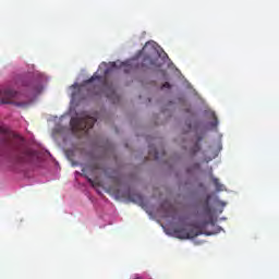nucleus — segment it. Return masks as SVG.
Returning <instances> with one entry per match:
<instances>
[{
  "label": "nucleus",
  "mask_w": 279,
  "mask_h": 279,
  "mask_svg": "<svg viewBox=\"0 0 279 279\" xmlns=\"http://www.w3.org/2000/svg\"><path fill=\"white\" fill-rule=\"evenodd\" d=\"M199 143H202V137H198L197 142L193 145V147H191L190 149L191 156H195V154L202 150V145Z\"/></svg>",
  "instance_id": "6e6552de"
},
{
  "label": "nucleus",
  "mask_w": 279,
  "mask_h": 279,
  "mask_svg": "<svg viewBox=\"0 0 279 279\" xmlns=\"http://www.w3.org/2000/svg\"><path fill=\"white\" fill-rule=\"evenodd\" d=\"M161 88L162 89H165V88L169 89V88H171V84L169 82H166V83L162 84Z\"/></svg>",
  "instance_id": "ddd939ff"
},
{
  "label": "nucleus",
  "mask_w": 279,
  "mask_h": 279,
  "mask_svg": "<svg viewBox=\"0 0 279 279\" xmlns=\"http://www.w3.org/2000/svg\"><path fill=\"white\" fill-rule=\"evenodd\" d=\"M162 155L165 156V150H162Z\"/></svg>",
  "instance_id": "a211bd4d"
},
{
  "label": "nucleus",
  "mask_w": 279,
  "mask_h": 279,
  "mask_svg": "<svg viewBox=\"0 0 279 279\" xmlns=\"http://www.w3.org/2000/svg\"><path fill=\"white\" fill-rule=\"evenodd\" d=\"M148 155H149V158H151L153 160L160 159V154L158 153V149H156V147L154 146H149Z\"/></svg>",
  "instance_id": "1a4fd4ad"
},
{
  "label": "nucleus",
  "mask_w": 279,
  "mask_h": 279,
  "mask_svg": "<svg viewBox=\"0 0 279 279\" xmlns=\"http://www.w3.org/2000/svg\"><path fill=\"white\" fill-rule=\"evenodd\" d=\"M156 64L153 59L149 58V56H146L143 58L141 63H131L126 64L123 63L124 72L130 73L133 69H136L137 71H147V69H151Z\"/></svg>",
  "instance_id": "39448f33"
},
{
  "label": "nucleus",
  "mask_w": 279,
  "mask_h": 279,
  "mask_svg": "<svg viewBox=\"0 0 279 279\" xmlns=\"http://www.w3.org/2000/svg\"><path fill=\"white\" fill-rule=\"evenodd\" d=\"M117 66V63L112 62L111 68H108V64L106 62H102L99 65L98 71L87 81L84 82L85 86H88V84H93L95 80L99 81L100 84H102L106 93V97L108 99H119V96L117 95V92L114 90V86L108 84V75L112 73V69Z\"/></svg>",
  "instance_id": "f03ea898"
},
{
  "label": "nucleus",
  "mask_w": 279,
  "mask_h": 279,
  "mask_svg": "<svg viewBox=\"0 0 279 279\" xmlns=\"http://www.w3.org/2000/svg\"><path fill=\"white\" fill-rule=\"evenodd\" d=\"M92 95H99V92L97 90V86L94 87L93 90H90Z\"/></svg>",
  "instance_id": "2eb2a0df"
},
{
  "label": "nucleus",
  "mask_w": 279,
  "mask_h": 279,
  "mask_svg": "<svg viewBox=\"0 0 279 279\" xmlns=\"http://www.w3.org/2000/svg\"><path fill=\"white\" fill-rule=\"evenodd\" d=\"M204 211L210 214V195H207L204 204H203Z\"/></svg>",
  "instance_id": "9d476101"
},
{
  "label": "nucleus",
  "mask_w": 279,
  "mask_h": 279,
  "mask_svg": "<svg viewBox=\"0 0 279 279\" xmlns=\"http://www.w3.org/2000/svg\"><path fill=\"white\" fill-rule=\"evenodd\" d=\"M213 184L215 185L216 191H223V184L219 182V179L213 178Z\"/></svg>",
  "instance_id": "9b49d317"
},
{
  "label": "nucleus",
  "mask_w": 279,
  "mask_h": 279,
  "mask_svg": "<svg viewBox=\"0 0 279 279\" xmlns=\"http://www.w3.org/2000/svg\"><path fill=\"white\" fill-rule=\"evenodd\" d=\"M15 106H19L20 108H26L27 102H15Z\"/></svg>",
  "instance_id": "4468645a"
},
{
  "label": "nucleus",
  "mask_w": 279,
  "mask_h": 279,
  "mask_svg": "<svg viewBox=\"0 0 279 279\" xmlns=\"http://www.w3.org/2000/svg\"><path fill=\"white\" fill-rule=\"evenodd\" d=\"M97 123V118L89 117L83 113L81 117L72 118L70 125L74 133L83 132V134H88V131Z\"/></svg>",
  "instance_id": "7ed1b4c3"
},
{
  "label": "nucleus",
  "mask_w": 279,
  "mask_h": 279,
  "mask_svg": "<svg viewBox=\"0 0 279 279\" xmlns=\"http://www.w3.org/2000/svg\"><path fill=\"white\" fill-rule=\"evenodd\" d=\"M189 130H191V124H187Z\"/></svg>",
  "instance_id": "f3484780"
},
{
  "label": "nucleus",
  "mask_w": 279,
  "mask_h": 279,
  "mask_svg": "<svg viewBox=\"0 0 279 279\" xmlns=\"http://www.w3.org/2000/svg\"><path fill=\"white\" fill-rule=\"evenodd\" d=\"M101 170V165L99 162H93L86 166L82 169L83 173H86V171H92V173H95V171Z\"/></svg>",
  "instance_id": "0eeeda50"
},
{
  "label": "nucleus",
  "mask_w": 279,
  "mask_h": 279,
  "mask_svg": "<svg viewBox=\"0 0 279 279\" xmlns=\"http://www.w3.org/2000/svg\"><path fill=\"white\" fill-rule=\"evenodd\" d=\"M0 157L16 162H29L34 158V151L25 147L23 136L12 135L8 129L0 126Z\"/></svg>",
  "instance_id": "f257e3e1"
},
{
  "label": "nucleus",
  "mask_w": 279,
  "mask_h": 279,
  "mask_svg": "<svg viewBox=\"0 0 279 279\" xmlns=\"http://www.w3.org/2000/svg\"><path fill=\"white\" fill-rule=\"evenodd\" d=\"M206 223L208 222L179 227L174 229V235L177 236V239H195V236H199V234H202V228H206Z\"/></svg>",
  "instance_id": "20e7f679"
},
{
  "label": "nucleus",
  "mask_w": 279,
  "mask_h": 279,
  "mask_svg": "<svg viewBox=\"0 0 279 279\" xmlns=\"http://www.w3.org/2000/svg\"><path fill=\"white\" fill-rule=\"evenodd\" d=\"M211 128H217L219 125V121L217 120V116H214V121L210 122Z\"/></svg>",
  "instance_id": "f8f14e48"
},
{
  "label": "nucleus",
  "mask_w": 279,
  "mask_h": 279,
  "mask_svg": "<svg viewBox=\"0 0 279 279\" xmlns=\"http://www.w3.org/2000/svg\"><path fill=\"white\" fill-rule=\"evenodd\" d=\"M196 167H199V163H196Z\"/></svg>",
  "instance_id": "6ab92c4d"
},
{
  "label": "nucleus",
  "mask_w": 279,
  "mask_h": 279,
  "mask_svg": "<svg viewBox=\"0 0 279 279\" xmlns=\"http://www.w3.org/2000/svg\"><path fill=\"white\" fill-rule=\"evenodd\" d=\"M87 181L89 182V184H92V186H95V181H93V179L87 178Z\"/></svg>",
  "instance_id": "dca6fc26"
},
{
  "label": "nucleus",
  "mask_w": 279,
  "mask_h": 279,
  "mask_svg": "<svg viewBox=\"0 0 279 279\" xmlns=\"http://www.w3.org/2000/svg\"><path fill=\"white\" fill-rule=\"evenodd\" d=\"M17 93L13 89L7 88L0 92V101L1 104H14L12 99H16Z\"/></svg>",
  "instance_id": "423d86ee"
}]
</instances>
